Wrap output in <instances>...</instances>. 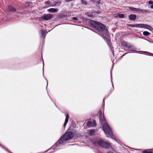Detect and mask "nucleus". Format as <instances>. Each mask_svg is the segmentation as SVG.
Instances as JSON below:
<instances>
[{
    "label": "nucleus",
    "mask_w": 153,
    "mask_h": 153,
    "mask_svg": "<svg viewBox=\"0 0 153 153\" xmlns=\"http://www.w3.org/2000/svg\"><path fill=\"white\" fill-rule=\"evenodd\" d=\"M137 18L136 16L135 15L131 14L128 16L129 19L131 21H134L136 20Z\"/></svg>",
    "instance_id": "10"
},
{
    "label": "nucleus",
    "mask_w": 153,
    "mask_h": 153,
    "mask_svg": "<svg viewBox=\"0 0 153 153\" xmlns=\"http://www.w3.org/2000/svg\"><path fill=\"white\" fill-rule=\"evenodd\" d=\"M81 4L83 5H86L87 4V2L86 1L83 0H81Z\"/></svg>",
    "instance_id": "18"
},
{
    "label": "nucleus",
    "mask_w": 153,
    "mask_h": 153,
    "mask_svg": "<svg viewBox=\"0 0 153 153\" xmlns=\"http://www.w3.org/2000/svg\"><path fill=\"white\" fill-rule=\"evenodd\" d=\"M144 39H145V40H147V39H145V38H144Z\"/></svg>",
    "instance_id": "37"
},
{
    "label": "nucleus",
    "mask_w": 153,
    "mask_h": 153,
    "mask_svg": "<svg viewBox=\"0 0 153 153\" xmlns=\"http://www.w3.org/2000/svg\"><path fill=\"white\" fill-rule=\"evenodd\" d=\"M107 153H113V152L111 151H108L107 152Z\"/></svg>",
    "instance_id": "34"
},
{
    "label": "nucleus",
    "mask_w": 153,
    "mask_h": 153,
    "mask_svg": "<svg viewBox=\"0 0 153 153\" xmlns=\"http://www.w3.org/2000/svg\"><path fill=\"white\" fill-rule=\"evenodd\" d=\"M128 53H125V54H124L123 56H121V58H122V57L124 56L126 54H127Z\"/></svg>",
    "instance_id": "31"
},
{
    "label": "nucleus",
    "mask_w": 153,
    "mask_h": 153,
    "mask_svg": "<svg viewBox=\"0 0 153 153\" xmlns=\"http://www.w3.org/2000/svg\"><path fill=\"white\" fill-rule=\"evenodd\" d=\"M100 115L99 116L100 122L102 124H103L102 126L103 131L106 135L109 136L111 138L114 139L118 143L117 139L115 138L113 135L111 130L107 123H105L106 120L104 116V115L102 114V111H99Z\"/></svg>",
    "instance_id": "2"
},
{
    "label": "nucleus",
    "mask_w": 153,
    "mask_h": 153,
    "mask_svg": "<svg viewBox=\"0 0 153 153\" xmlns=\"http://www.w3.org/2000/svg\"><path fill=\"white\" fill-rule=\"evenodd\" d=\"M43 75L44 74V70H43Z\"/></svg>",
    "instance_id": "36"
},
{
    "label": "nucleus",
    "mask_w": 153,
    "mask_h": 153,
    "mask_svg": "<svg viewBox=\"0 0 153 153\" xmlns=\"http://www.w3.org/2000/svg\"><path fill=\"white\" fill-rule=\"evenodd\" d=\"M143 34L144 36H148L150 34V33L148 31H144L143 32Z\"/></svg>",
    "instance_id": "17"
},
{
    "label": "nucleus",
    "mask_w": 153,
    "mask_h": 153,
    "mask_svg": "<svg viewBox=\"0 0 153 153\" xmlns=\"http://www.w3.org/2000/svg\"><path fill=\"white\" fill-rule=\"evenodd\" d=\"M90 27L94 28V31L96 33L99 34L104 39L109 46L112 54L114 56V49L111 46L110 37L108 34V29L103 24L93 20L90 21Z\"/></svg>",
    "instance_id": "1"
},
{
    "label": "nucleus",
    "mask_w": 153,
    "mask_h": 153,
    "mask_svg": "<svg viewBox=\"0 0 153 153\" xmlns=\"http://www.w3.org/2000/svg\"><path fill=\"white\" fill-rule=\"evenodd\" d=\"M46 31H44L42 30H40L39 32V33L40 34L41 37H43L44 35H45L44 37H45L46 34Z\"/></svg>",
    "instance_id": "15"
},
{
    "label": "nucleus",
    "mask_w": 153,
    "mask_h": 153,
    "mask_svg": "<svg viewBox=\"0 0 153 153\" xmlns=\"http://www.w3.org/2000/svg\"><path fill=\"white\" fill-rule=\"evenodd\" d=\"M141 28L147 29L150 30H152L153 29V28L151 26L145 24H141Z\"/></svg>",
    "instance_id": "7"
},
{
    "label": "nucleus",
    "mask_w": 153,
    "mask_h": 153,
    "mask_svg": "<svg viewBox=\"0 0 153 153\" xmlns=\"http://www.w3.org/2000/svg\"><path fill=\"white\" fill-rule=\"evenodd\" d=\"M98 141L97 139L95 138L91 140V142L93 145L96 146L97 145V144H98Z\"/></svg>",
    "instance_id": "13"
},
{
    "label": "nucleus",
    "mask_w": 153,
    "mask_h": 153,
    "mask_svg": "<svg viewBox=\"0 0 153 153\" xmlns=\"http://www.w3.org/2000/svg\"><path fill=\"white\" fill-rule=\"evenodd\" d=\"M72 19L74 20H78V19L76 18V17H73L72 18Z\"/></svg>",
    "instance_id": "29"
},
{
    "label": "nucleus",
    "mask_w": 153,
    "mask_h": 153,
    "mask_svg": "<svg viewBox=\"0 0 153 153\" xmlns=\"http://www.w3.org/2000/svg\"><path fill=\"white\" fill-rule=\"evenodd\" d=\"M122 45L126 48H130V50L131 51H134V50L136 49L133 45L126 42H123Z\"/></svg>",
    "instance_id": "5"
},
{
    "label": "nucleus",
    "mask_w": 153,
    "mask_h": 153,
    "mask_svg": "<svg viewBox=\"0 0 153 153\" xmlns=\"http://www.w3.org/2000/svg\"><path fill=\"white\" fill-rule=\"evenodd\" d=\"M144 53H147L148 55L153 56V54L147 51L144 52Z\"/></svg>",
    "instance_id": "22"
},
{
    "label": "nucleus",
    "mask_w": 153,
    "mask_h": 153,
    "mask_svg": "<svg viewBox=\"0 0 153 153\" xmlns=\"http://www.w3.org/2000/svg\"><path fill=\"white\" fill-rule=\"evenodd\" d=\"M95 132V131L91 129L90 130L89 134L91 135H93Z\"/></svg>",
    "instance_id": "19"
},
{
    "label": "nucleus",
    "mask_w": 153,
    "mask_h": 153,
    "mask_svg": "<svg viewBox=\"0 0 153 153\" xmlns=\"http://www.w3.org/2000/svg\"><path fill=\"white\" fill-rule=\"evenodd\" d=\"M0 146L2 148H3V149H5L6 151H7L8 152L10 153V152L6 148H4L3 146L1 145L0 144Z\"/></svg>",
    "instance_id": "21"
},
{
    "label": "nucleus",
    "mask_w": 153,
    "mask_h": 153,
    "mask_svg": "<svg viewBox=\"0 0 153 153\" xmlns=\"http://www.w3.org/2000/svg\"><path fill=\"white\" fill-rule=\"evenodd\" d=\"M149 4H153V1H152L150 0L148 1Z\"/></svg>",
    "instance_id": "25"
},
{
    "label": "nucleus",
    "mask_w": 153,
    "mask_h": 153,
    "mask_svg": "<svg viewBox=\"0 0 153 153\" xmlns=\"http://www.w3.org/2000/svg\"><path fill=\"white\" fill-rule=\"evenodd\" d=\"M74 135V133L71 131H69L65 133L62 136L57 142L51 148L55 150L56 148L66 144L67 141L71 139Z\"/></svg>",
    "instance_id": "3"
},
{
    "label": "nucleus",
    "mask_w": 153,
    "mask_h": 153,
    "mask_svg": "<svg viewBox=\"0 0 153 153\" xmlns=\"http://www.w3.org/2000/svg\"><path fill=\"white\" fill-rule=\"evenodd\" d=\"M129 9L131 10L134 11L135 9H136V8L133 7H129Z\"/></svg>",
    "instance_id": "24"
},
{
    "label": "nucleus",
    "mask_w": 153,
    "mask_h": 153,
    "mask_svg": "<svg viewBox=\"0 0 153 153\" xmlns=\"http://www.w3.org/2000/svg\"><path fill=\"white\" fill-rule=\"evenodd\" d=\"M111 82H112V86H113V87H114V86H113V82H112V73H111Z\"/></svg>",
    "instance_id": "28"
},
{
    "label": "nucleus",
    "mask_w": 153,
    "mask_h": 153,
    "mask_svg": "<svg viewBox=\"0 0 153 153\" xmlns=\"http://www.w3.org/2000/svg\"><path fill=\"white\" fill-rule=\"evenodd\" d=\"M46 80L47 81V86H46V88H47V86H48V80L47 79H46Z\"/></svg>",
    "instance_id": "32"
},
{
    "label": "nucleus",
    "mask_w": 153,
    "mask_h": 153,
    "mask_svg": "<svg viewBox=\"0 0 153 153\" xmlns=\"http://www.w3.org/2000/svg\"><path fill=\"white\" fill-rule=\"evenodd\" d=\"M61 2H59L58 3H57V4H58L59 5L61 4Z\"/></svg>",
    "instance_id": "35"
},
{
    "label": "nucleus",
    "mask_w": 153,
    "mask_h": 153,
    "mask_svg": "<svg viewBox=\"0 0 153 153\" xmlns=\"http://www.w3.org/2000/svg\"><path fill=\"white\" fill-rule=\"evenodd\" d=\"M143 153H152L151 151H147L146 150H144L143 152Z\"/></svg>",
    "instance_id": "23"
},
{
    "label": "nucleus",
    "mask_w": 153,
    "mask_h": 153,
    "mask_svg": "<svg viewBox=\"0 0 153 153\" xmlns=\"http://www.w3.org/2000/svg\"><path fill=\"white\" fill-rule=\"evenodd\" d=\"M87 126L89 127L95 126L96 125V122L95 120L93 121V123L91 121H88L87 123Z\"/></svg>",
    "instance_id": "8"
},
{
    "label": "nucleus",
    "mask_w": 153,
    "mask_h": 153,
    "mask_svg": "<svg viewBox=\"0 0 153 153\" xmlns=\"http://www.w3.org/2000/svg\"><path fill=\"white\" fill-rule=\"evenodd\" d=\"M52 16L50 14H46L42 16V19L45 20H48L51 19L52 18Z\"/></svg>",
    "instance_id": "6"
},
{
    "label": "nucleus",
    "mask_w": 153,
    "mask_h": 153,
    "mask_svg": "<svg viewBox=\"0 0 153 153\" xmlns=\"http://www.w3.org/2000/svg\"><path fill=\"white\" fill-rule=\"evenodd\" d=\"M66 118L65 119V122L64 123L63 126L64 127H65L69 119V115L68 114H65Z\"/></svg>",
    "instance_id": "14"
},
{
    "label": "nucleus",
    "mask_w": 153,
    "mask_h": 153,
    "mask_svg": "<svg viewBox=\"0 0 153 153\" xmlns=\"http://www.w3.org/2000/svg\"><path fill=\"white\" fill-rule=\"evenodd\" d=\"M140 9V8H136V9H135L134 11L138 12H139Z\"/></svg>",
    "instance_id": "27"
},
{
    "label": "nucleus",
    "mask_w": 153,
    "mask_h": 153,
    "mask_svg": "<svg viewBox=\"0 0 153 153\" xmlns=\"http://www.w3.org/2000/svg\"><path fill=\"white\" fill-rule=\"evenodd\" d=\"M150 8L152 9H153V4H152L150 6Z\"/></svg>",
    "instance_id": "33"
},
{
    "label": "nucleus",
    "mask_w": 153,
    "mask_h": 153,
    "mask_svg": "<svg viewBox=\"0 0 153 153\" xmlns=\"http://www.w3.org/2000/svg\"><path fill=\"white\" fill-rule=\"evenodd\" d=\"M139 12L142 13H149V11L147 10L140 9Z\"/></svg>",
    "instance_id": "16"
},
{
    "label": "nucleus",
    "mask_w": 153,
    "mask_h": 153,
    "mask_svg": "<svg viewBox=\"0 0 153 153\" xmlns=\"http://www.w3.org/2000/svg\"><path fill=\"white\" fill-rule=\"evenodd\" d=\"M127 26L130 27H141V24H136L134 25L129 24H128Z\"/></svg>",
    "instance_id": "11"
},
{
    "label": "nucleus",
    "mask_w": 153,
    "mask_h": 153,
    "mask_svg": "<svg viewBox=\"0 0 153 153\" xmlns=\"http://www.w3.org/2000/svg\"><path fill=\"white\" fill-rule=\"evenodd\" d=\"M98 145L101 147L106 149H108L111 147L110 143L102 140H98Z\"/></svg>",
    "instance_id": "4"
},
{
    "label": "nucleus",
    "mask_w": 153,
    "mask_h": 153,
    "mask_svg": "<svg viewBox=\"0 0 153 153\" xmlns=\"http://www.w3.org/2000/svg\"><path fill=\"white\" fill-rule=\"evenodd\" d=\"M59 9L57 8H51L48 10V11L51 13H55L58 12Z\"/></svg>",
    "instance_id": "9"
},
{
    "label": "nucleus",
    "mask_w": 153,
    "mask_h": 153,
    "mask_svg": "<svg viewBox=\"0 0 153 153\" xmlns=\"http://www.w3.org/2000/svg\"><path fill=\"white\" fill-rule=\"evenodd\" d=\"M119 17L120 18H123L124 17L125 15L123 14H119L118 15Z\"/></svg>",
    "instance_id": "20"
},
{
    "label": "nucleus",
    "mask_w": 153,
    "mask_h": 153,
    "mask_svg": "<svg viewBox=\"0 0 153 153\" xmlns=\"http://www.w3.org/2000/svg\"><path fill=\"white\" fill-rule=\"evenodd\" d=\"M45 4H49L50 3V2L49 1H46L45 2Z\"/></svg>",
    "instance_id": "26"
},
{
    "label": "nucleus",
    "mask_w": 153,
    "mask_h": 153,
    "mask_svg": "<svg viewBox=\"0 0 153 153\" xmlns=\"http://www.w3.org/2000/svg\"><path fill=\"white\" fill-rule=\"evenodd\" d=\"M105 99H103V101L102 102V105H105V101H104Z\"/></svg>",
    "instance_id": "30"
},
{
    "label": "nucleus",
    "mask_w": 153,
    "mask_h": 153,
    "mask_svg": "<svg viewBox=\"0 0 153 153\" xmlns=\"http://www.w3.org/2000/svg\"><path fill=\"white\" fill-rule=\"evenodd\" d=\"M73 145V144H72V145Z\"/></svg>",
    "instance_id": "39"
},
{
    "label": "nucleus",
    "mask_w": 153,
    "mask_h": 153,
    "mask_svg": "<svg viewBox=\"0 0 153 153\" xmlns=\"http://www.w3.org/2000/svg\"><path fill=\"white\" fill-rule=\"evenodd\" d=\"M50 99L51 100V97L50 96Z\"/></svg>",
    "instance_id": "38"
},
{
    "label": "nucleus",
    "mask_w": 153,
    "mask_h": 153,
    "mask_svg": "<svg viewBox=\"0 0 153 153\" xmlns=\"http://www.w3.org/2000/svg\"><path fill=\"white\" fill-rule=\"evenodd\" d=\"M8 9L11 12H14L16 11V9L13 7L11 6L8 5Z\"/></svg>",
    "instance_id": "12"
}]
</instances>
